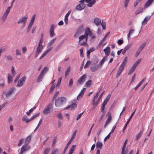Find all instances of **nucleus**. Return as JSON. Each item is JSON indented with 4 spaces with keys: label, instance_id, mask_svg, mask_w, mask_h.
<instances>
[{
    "label": "nucleus",
    "instance_id": "nucleus-1",
    "mask_svg": "<svg viewBox=\"0 0 154 154\" xmlns=\"http://www.w3.org/2000/svg\"><path fill=\"white\" fill-rule=\"evenodd\" d=\"M66 101V98L64 97H58L56 100L55 102V105L56 107H59L61 106L63 104V103Z\"/></svg>",
    "mask_w": 154,
    "mask_h": 154
},
{
    "label": "nucleus",
    "instance_id": "nucleus-2",
    "mask_svg": "<svg viewBox=\"0 0 154 154\" xmlns=\"http://www.w3.org/2000/svg\"><path fill=\"white\" fill-rule=\"evenodd\" d=\"M48 69L47 67H45L41 71L40 74L38 76L37 81L38 82H40L42 81L45 74L46 73Z\"/></svg>",
    "mask_w": 154,
    "mask_h": 154
},
{
    "label": "nucleus",
    "instance_id": "nucleus-3",
    "mask_svg": "<svg viewBox=\"0 0 154 154\" xmlns=\"http://www.w3.org/2000/svg\"><path fill=\"white\" fill-rule=\"evenodd\" d=\"M85 1L86 3H88L87 4V6L89 7H92L96 2V0H81L79 1V2L82 4H84Z\"/></svg>",
    "mask_w": 154,
    "mask_h": 154
},
{
    "label": "nucleus",
    "instance_id": "nucleus-4",
    "mask_svg": "<svg viewBox=\"0 0 154 154\" xmlns=\"http://www.w3.org/2000/svg\"><path fill=\"white\" fill-rule=\"evenodd\" d=\"M77 130H75V131L70 140L67 143L62 154H65V152L66 150V149H67L68 146H69V145L71 143L72 141L73 140L74 137H75L76 135V134L77 133Z\"/></svg>",
    "mask_w": 154,
    "mask_h": 154
},
{
    "label": "nucleus",
    "instance_id": "nucleus-5",
    "mask_svg": "<svg viewBox=\"0 0 154 154\" xmlns=\"http://www.w3.org/2000/svg\"><path fill=\"white\" fill-rule=\"evenodd\" d=\"M111 97V95L110 94H109L106 97L105 100H104L103 103L102 105L101 108V111L102 112H104V109L105 108V106L106 104H107L109 100Z\"/></svg>",
    "mask_w": 154,
    "mask_h": 154
},
{
    "label": "nucleus",
    "instance_id": "nucleus-6",
    "mask_svg": "<svg viewBox=\"0 0 154 154\" xmlns=\"http://www.w3.org/2000/svg\"><path fill=\"white\" fill-rule=\"evenodd\" d=\"M79 42H80L79 44L81 45H83L87 44L86 42V38L83 35L79 37Z\"/></svg>",
    "mask_w": 154,
    "mask_h": 154
},
{
    "label": "nucleus",
    "instance_id": "nucleus-7",
    "mask_svg": "<svg viewBox=\"0 0 154 154\" xmlns=\"http://www.w3.org/2000/svg\"><path fill=\"white\" fill-rule=\"evenodd\" d=\"M52 105L51 103H49L46 108L43 111V112L45 114H48L51 112L50 110L52 109Z\"/></svg>",
    "mask_w": 154,
    "mask_h": 154
},
{
    "label": "nucleus",
    "instance_id": "nucleus-8",
    "mask_svg": "<svg viewBox=\"0 0 154 154\" xmlns=\"http://www.w3.org/2000/svg\"><path fill=\"white\" fill-rule=\"evenodd\" d=\"M28 17L27 16H25L22 17L20 18L19 20L17 21L18 24L23 23V26H25L26 24V21Z\"/></svg>",
    "mask_w": 154,
    "mask_h": 154
},
{
    "label": "nucleus",
    "instance_id": "nucleus-9",
    "mask_svg": "<svg viewBox=\"0 0 154 154\" xmlns=\"http://www.w3.org/2000/svg\"><path fill=\"white\" fill-rule=\"evenodd\" d=\"M54 24H52L51 25L49 29V34L50 36L51 37H53L55 35V34L54 32Z\"/></svg>",
    "mask_w": 154,
    "mask_h": 154
},
{
    "label": "nucleus",
    "instance_id": "nucleus-10",
    "mask_svg": "<svg viewBox=\"0 0 154 154\" xmlns=\"http://www.w3.org/2000/svg\"><path fill=\"white\" fill-rule=\"evenodd\" d=\"M10 12V8H8L6 10L4 13L2 17V19L3 21H5L8 15Z\"/></svg>",
    "mask_w": 154,
    "mask_h": 154
},
{
    "label": "nucleus",
    "instance_id": "nucleus-11",
    "mask_svg": "<svg viewBox=\"0 0 154 154\" xmlns=\"http://www.w3.org/2000/svg\"><path fill=\"white\" fill-rule=\"evenodd\" d=\"M43 47V46L38 45L36 51V54L35 55V58H36L38 55L40 53Z\"/></svg>",
    "mask_w": 154,
    "mask_h": 154
},
{
    "label": "nucleus",
    "instance_id": "nucleus-12",
    "mask_svg": "<svg viewBox=\"0 0 154 154\" xmlns=\"http://www.w3.org/2000/svg\"><path fill=\"white\" fill-rule=\"evenodd\" d=\"M26 77L25 76H23L22 78L20 79L18 81L17 86L20 87L23 85V83L25 82V79Z\"/></svg>",
    "mask_w": 154,
    "mask_h": 154
},
{
    "label": "nucleus",
    "instance_id": "nucleus-13",
    "mask_svg": "<svg viewBox=\"0 0 154 154\" xmlns=\"http://www.w3.org/2000/svg\"><path fill=\"white\" fill-rule=\"evenodd\" d=\"M86 78V75L85 74L83 75L78 80V82L80 85L82 84L85 81Z\"/></svg>",
    "mask_w": 154,
    "mask_h": 154
},
{
    "label": "nucleus",
    "instance_id": "nucleus-14",
    "mask_svg": "<svg viewBox=\"0 0 154 154\" xmlns=\"http://www.w3.org/2000/svg\"><path fill=\"white\" fill-rule=\"evenodd\" d=\"M15 90V88L13 87L10 89L8 91L6 94V97L7 98H8L11 97L13 91Z\"/></svg>",
    "mask_w": 154,
    "mask_h": 154
},
{
    "label": "nucleus",
    "instance_id": "nucleus-15",
    "mask_svg": "<svg viewBox=\"0 0 154 154\" xmlns=\"http://www.w3.org/2000/svg\"><path fill=\"white\" fill-rule=\"evenodd\" d=\"M30 146L27 144H25L21 147V150L23 152L30 149Z\"/></svg>",
    "mask_w": 154,
    "mask_h": 154
},
{
    "label": "nucleus",
    "instance_id": "nucleus-16",
    "mask_svg": "<svg viewBox=\"0 0 154 154\" xmlns=\"http://www.w3.org/2000/svg\"><path fill=\"white\" fill-rule=\"evenodd\" d=\"M85 5L84 4H80L78 5L76 7V9L78 10H81L85 7Z\"/></svg>",
    "mask_w": 154,
    "mask_h": 154
},
{
    "label": "nucleus",
    "instance_id": "nucleus-17",
    "mask_svg": "<svg viewBox=\"0 0 154 154\" xmlns=\"http://www.w3.org/2000/svg\"><path fill=\"white\" fill-rule=\"evenodd\" d=\"M99 66H100L99 64L91 66L90 68V69L91 72H94L98 69Z\"/></svg>",
    "mask_w": 154,
    "mask_h": 154
},
{
    "label": "nucleus",
    "instance_id": "nucleus-18",
    "mask_svg": "<svg viewBox=\"0 0 154 154\" xmlns=\"http://www.w3.org/2000/svg\"><path fill=\"white\" fill-rule=\"evenodd\" d=\"M52 49V47H51L47 49L41 56L39 58L40 60H41L42 58H43L48 53L50 52Z\"/></svg>",
    "mask_w": 154,
    "mask_h": 154
},
{
    "label": "nucleus",
    "instance_id": "nucleus-19",
    "mask_svg": "<svg viewBox=\"0 0 154 154\" xmlns=\"http://www.w3.org/2000/svg\"><path fill=\"white\" fill-rule=\"evenodd\" d=\"M77 106L76 103H73L64 109V110L66 109H74Z\"/></svg>",
    "mask_w": 154,
    "mask_h": 154
},
{
    "label": "nucleus",
    "instance_id": "nucleus-20",
    "mask_svg": "<svg viewBox=\"0 0 154 154\" xmlns=\"http://www.w3.org/2000/svg\"><path fill=\"white\" fill-rule=\"evenodd\" d=\"M90 30L89 28L85 30V32L84 35H83L86 38V42H87L88 39V36L89 35Z\"/></svg>",
    "mask_w": 154,
    "mask_h": 154
},
{
    "label": "nucleus",
    "instance_id": "nucleus-21",
    "mask_svg": "<svg viewBox=\"0 0 154 154\" xmlns=\"http://www.w3.org/2000/svg\"><path fill=\"white\" fill-rule=\"evenodd\" d=\"M151 16H146L143 20L142 22V26L141 27H142L145 24H146L147 23L148 21L150 19Z\"/></svg>",
    "mask_w": 154,
    "mask_h": 154
},
{
    "label": "nucleus",
    "instance_id": "nucleus-22",
    "mask_svg": "<svg viewBox=\"0 0 154 154\" xmlns=\"http://www.w3.org/2000/svg\"><path fill=\"white\" fill-rule=\"evenodd\" d=\"M94 23L97 26H98L100 24L101 20L99 18H96L94 20Z\"/></svg>",
    "mask_w": 154,
    "mask_h": 154
},
{
    "label": "nucleus",
    "instance_id": "nucleus-23",
    "mask_svg": "<svg viewBox=\"0 0 154 154\" xmlns=\"http://www.w3.org/2000/svg\"><path fill=\"white\" fill-rule=\"evenodd\" d=\"M154 0H148L145 4L144 6V8L149 7L153 2Z\"/></svg>",
    "mask_w": 154,
    "mask_h": 154
},
{
    "label": "nucleus",
    "instance_id": "nucleus-24",
    "mask_svg": "<svg viewBox=\"0 0 154 154\" xmlns=\"http://www.w3.org/2000/svg\"><path fill=\"white\" fill-rule=\"evenodd\" d=\"M105 91H103L102 93L100 94V95L98 99L97 100V102L95 103V104H94V103H93V105L95 106V107L98 104V103L100 101V99H101L102 97L103 94L104 92Z\"/></svg>",
    "mask_w": 154,
    "mask_h": 154
},
{
    "label": "nucleus",
    "instance_id": "nucleus-25",
    "mask_svg": "<svg viewBox=\"0 0 154 154\" xmlns=\"http://www.w3.org/2000/svg\"><path fill=\"white\" fill-rule=\"evenodd\" d=\"M98 60L97 57L95 56H94L92 58V64H96L98 62Z\"/></svg>",
    "mask_w": 154,
    "mask_h": 154
},
{
    "label": "nucleus",
    "instance_id": "nucleus-26",
    "mask_svg": "<svg viewBox=\"0 0 154 154\" xmlns=\"http://www.w3.org/2000/svg\"><path fill=\"white\" fill-rule=\"evenodd\" d=\"M112 120V118H110V116L108 117L106 121L105 124L104 125V128H106V126L109 124Z\"/></svg>",
    "mask_w": 154,
    "mask_h": 154
},
{
    "label": "nucleus",
    "instance_id": "nucleus-27",
    "mask_svg": "<svg viewBox=\"0 0 154 154\" xmlns=\"http://www.w3.org/2000/svg\"><path fill=\"white\" fill-rule=\"evenodd\" d=\"M110 49L109 47H107L106 48L103 50V51L105 52V54L107 56H108L110 53Z\"/></svg>",
    "mask_w": 154,
    "mask_h": 154
},
{
    "label": "nucleus",
    "instance_id": "nucleus-28",
    "mask_svg": "<svg viewBox=\"0 0 154 154\" xmlns=\"http://www.w3.org/2000/svg\"><path fill=\"white\" fill-rule=\"evenodd\" d=\"M85 88H83L81 91L80 92L79 94L78 95V96L77 97V99L78 100H79V97L82 95H82L84 94L85 91Z\"/></svg>",
    "mask_w": 154,
    "mask_h": 154
},
{
    "label": "nucleus",
    "instance_id": "nucleus-29",
    "mask_svg": "<svg viewBox=\"0 0 154 154\" xmlns=\"http://www.w3.org/2000/svg\"><path fill=\"white\" fill-rule=\"evenodd\" d=\"M103 144L100 141H98L96 144V146L97 148L101 149L102 147Z\"/></svg>",
    "mask_w": 154,
    "mask_h": 154
},
{
    "label": "nucleus",
    "instance_id": "nucleus-30",
    "mask_svg": "<svg viewBox=\"0 0 154 154\" xmlns=\"http://www.w3.org/2000/svg\"><path fill=\"white\" fill-rule=\"evenodd\" d=\"M145 78L143 79L135 88L134 90L135 91L137 90V89L143 83V82L145 81Z\"/></svg>",
    "mask_w": 154,
    "mask_h": 154
},
{
    "label": "nucleus",
    "instance_id": "nucleus-31",
    "mask_svg": "<svg viewBox=\"0 0 154 154\" xmlns=\"http://www.w3.org/2000/svg\"><path fill=\"white\" fill-rule=\"evenodd\" d=\"M107 59V58L106 57H105L103 58L100 61V64L99 65L100 67H101L102 65L104 63L105 61Z\"/></svg>",
    "mask_w": 154,
    "mask_h": 154
},
{
    "label": "nucleus",
    "instance_id": "nucleus-32",
    "mask_svg": "<svg viewBox=\"0 0 154 154\" xmlns=\"http://www.w3.org/2000/svg\"><path fill=\"white\" fill-rule=\"evenodd\" d=\"M95 50V49L93 47L92 48L90 49L89 50H88L87 52V57H89L90 56V53L91 52L94 51Z\"/></svg>",
    "mask_w": 154,
    "mask_h": 154
},
{
    "label": "nucleus",
    "instance_id": "nucleus-33",
    "mask_svg": "<svg viewBox=\"0 0 154 154\" xmlns=\"http://www.w3.org/2000/svg\"><path fill=\"white\" fill-rule=\"evenodd\" d=\"M56 38H54L52 40H51L49 43H48L47 45V46L48 47H49L51 46L52 45H53L55 41L56 40Z\"/></svg>",
    "mask_w": 154,
    "mask_h": 154
},
{
    "label": "nucleus",
    "instance_id": "nucleus-34",
    "mask_svg": "<svg viewBox=\"0 0 154 154\" xmlns=\"http://www.w3.org/2000/svg\"><path fill=\"white\" fill-rule=\"evenodd\" d=\"M22 120L23 121L26 123H27L30 122L29 119H28L27 116L25 115L23 117Z\"/></svg>",
    "mask_w": 154,
    "mask_h": 154
},
{
    "label": "nucleus",
    "instance_id": "nucleus-35",
    "mask_svg": "<svg viewBox=\"0 0 154 154\" xmlns=\"http://www.w3.org/2000/svg\"><path fill=\"white\" fill-rule=\"evenodd\" d=\"M59 152V150L58 149H53L51 151V154H57Z\"/></svg>",
    "mask_w": 154,
    "mask_h": 154
},
{
    "label": "nucleus",
    "instance_id": "nucleus-36",
    "mask_svg": "<svg viewBox=\"0 0 154 154\" xmlns=\"http://www.w3.org/2000/svg\"><path fill=\"white\" fill-rule=\"evenodd\" d=\"M146 44L145 43H143L140 46L138 50L139 51H141L144 48L146 45Z\"/></svg>",
    "mask_w": 154,
    "mask_h": 154
},
{
    "label": "nucleus",
    "instance_id": "nucleus-37",
    "mask_svg": "<svg viewBox=\"0 0 154 154\" xmlns=\"http://www.w3.org/2000/svg\"><path fill=\"white\" fill-rule=\"evenodd\" d=\"M143 131V130L136 135L135 138L136 140H137L140 137L142 134Z\"/></svg>",
    "mask_w": 154,
    "mask_h": 154
},
{
    "label": "nucleus",
    "instance_id": "nucleus-38",
    "mask_svg": "<svg viewBox=\"0 0 154 154\" xmlns=\"http://www.w3.org/2000/svg\"><path fill=\"white\" fill-rule=\"evenodd\" d=\"M143 10V8L141 7H139L138 9L135 12V14H137L141 13Z\"/></svg>",
    "mask_w": 154,
    "mask_h": 154
},
{
    "label": "nucleus",
    "instance_id": "nucleus-39",
    "mask_svg": "<svg viewBox=\"0 0 154 154\" xmlns=\"http://www.w3.org/2000/svg\"><path fill=\"white\" fill-rule=\"evenodd\" d=\"M12 76H11L9 74L8 75V83H10L12 82Z\"/></svg>",
    "mask_w": 154,
    "mask_h": 154
},
{
    "label": "nucleus",
    "instance_id": "nucleus-40",
    "mask_svg": "<svg viewBox=\"0 0 154 154\" xmlns=\"http://www.w3.org/2000/svg\"><path fill=\"white\" fill-rule=\"evenodd\" d=\"M136 68V67H135L133 66L128 73V75H131L132 74V73L134 72Z\"/></svg>",
    "mask_w": 154,
    "mask_h": 154
},
{
    "label": "nucleus",
    "instance_id": "nucleus-41",
    "mask_svg": "<svg viewBox=\"0 0 154 154\" xmlns=\"http://www.w3.org/2000/svg\"><path fill=\"white\" fill-rule=\"evenodd\" d=\"M70 71V66H68L67 67V69L65 72V75L66 77H67V76L68 75Z\"/></svg>",
    "mask_w": 154,
    "mask_h": 154
},
{
    "label": "nucleus",
    "instance_id": "nucleus-42",
    "mask_svg": "<svg viewBox=\"0 0 154 154\" xmlns=\"http://www.w3.org/2000/svg\"><path fill=\"white\" fill-rule=\"evenodd\" d=\"M134 30L133 29H131L130 30L128 36V39L130 37V36L134 33Z\"/></svg>",
    "mask_w": 154,
    "mask_h": 154
},
{
    "label": "nucleus",
    "instance_id": "nucleus-43",
    "mask_svg": "<svg viewBox=\"0 0 154 154\" xmlns=\"http://www.w3.org/2000/svg\"><path fill=\"white\" fill-rule=\"evenodd\" d=\"M31 136H29L27 137L25 140V143L27 144L29 143L31 140Z\"/></svg>",
    "mask_w": 154,
    "mask_h": 154
},
{
    "label": "nucleus",
    "instance_id": "nucleus-44",
    "mask_svg": "<svg viewBox=\"0 0 154 154\" xmlns=\"http://www.w3.org/2000/svg\"><path fill=\"white\" fill-rule=\"evenodd\" d=\"M75 147H76L75 145H73L71 147V148L70 149L69 152L72 154L73 153V152L75 150Z\"/></svg>",
    "mask_w": 154,
    "mask_h": 154
},
{
    "label": "nucleus",
    "instance_id": "nucleus-45",
    "mask_svg": "<svg viewBox=\"0 0 154 154\" xmlns=\"http://www.w3.org/2000/svg\"><path fill=\"white\" fill-rule=\"evenodd\" d=\"M50 148H45L43 152V154H48L50 151Z\"/></svg>",
    "mask_w": 154,
    "mask_h": 154
},
{
    "label": "nucleus",
    "instance_id": "nucleus-46",
    "mask_svg": "<svg viewBox=\"0 0 154 154\" xmlns=\"http://www.w3.org/2000/svg\"><path fill=\"white\" fill-rule=\"evenodd\" d=\"M5 57L6 58L7 60L10 61H11L13 60V58L10 55H6L5 56Z\"/></svg>",
    "mask_w": 154,
    "mask_h": 154
},
{
    "label": "nucleus",
    "instance_id": "nucleus-47",
    "mask_svg": "<svg viewBox=\"0 0 154 154\" xmlns=\"http://www.w3.org/2000/svg\"><path fill=\"white\" fill-rule=\"evenodd\" d=\"M132 43L128 44L124 48L126 51L128 50L129 49L131 48V46L132 45Z\"/></svg>",
    "mask_w": 154,
    "mask_h": 154
},
{
    "label": "nucleus",
    "instance_id": "nucleus-48",
    "mask_svg": "<svg viewBox=\"0 0 154 154\" xmlns=\"http://www.w3.org/2000/svg\"><path fill=\"white\" fill-rule=\"evenodd\" d=\"M61 80H62V77H60L59 78L57 82V84L56 85V87L59 86V85H60L61 82Z\"/></svg>",
    "mask_w": 154,
    "mask_h": 154
},
{
    "label": "nucleus",
    "instance_id": "nucleus-49",
    "mask_svg": "<svg viewBox=\"0 0 154 154\" xmlns=\"http://www.w3.org/2000/svg\"><path fill=\"white\" fill-rule=\"evenodd\" d=\"M89 36L92 39L96 37V36L93 33H92V31L91 30L89 34Z\"/></svg>",
    "mask_w": 154,
    "mask_h": 154
},
{
    "label": "nucleus",
    "instance_id": "nucleus-50",
    "mask_svg": "<svg viewBox=\"0 0 154 154\" xmlns=\"http://www.w3.org/2000/svg\"><path fill=\"white\" fill-rule=\"evenodd\" d=\"M125 66L122 64L119 66L118 70L122 72Z\"/></svg>",
    "mask_w": 154,
    "mask_h": 154
},
{
    "label": "nucleus",
    "instance_id": "nucleus-51",
    "mask_svg": "<svg viewBox=\"0 0 154 154\" xmlns=\"http://www.w3.org/2000/svg\"><path fill=\"white\" fill-rule=\"evenodd\" d=\"M92 83L91 80H89L86 82L85 85L89 87L91 85Z\"/></svg>",
    "mask_w": 154,
    "mask_h": 154
},
{
    "label": "nucleus",
    "instance_id": "nucleus-52",
    "mask_svg": "<svg viewBox=\"0 0 154 154\" xmlns=\"http://www.w3.org/2000/svg\"><path fill=\"white\" fill-rule=\"evenodd\" d=\"M57 117H58V118L60 119H63V116L62 115L61 112H60L59 113H58L57 115Z\"/></svg>",
    "mask_w": 154,
    "mask_h": 154
},
{
    "label": "nucleus",
    "instance_id": "nucleus-53",
    "mask_svg": "<svg viewBox=\"0 0 154 154\" xmlns=\"http://www.w3.org/2000/svg\"><path fill=\"white\" fill-rule=\"evenodd\" d=\"M42 119H41L40 120L39 122L38 123V124L37 127H36L35 129L34 130V131H35L37 129H38V127H39V126L41 124V123L42 122Z\"/></svg>",
    "mask_w": 154,
    "mask_h": 154
},
{
    "label": "nucleus",
    "instance_id": "nucleus-54",
    "mask_svg": "<svg viewBox=\"0 0 154 154\" xmlns=\"http://www.w3.org/2000/svg\"><path fill=\"white\" fill-rule=\"evenodd\" d=\"M127 61V57H125L122 64L125 66Z\"/></svg>",
    "mask_w": 154,
    "mask_h": 154
},
{
    "label": "nucleus",
    "instance_id": "nucleus-55",
    "mask_svg": "<svg viewBox=\"0 0 154 154\" xmlns=\"http://www.w3.org/2000/svg\"><path fill=\"white\" fill-rule=\"evenodd\" d=\"M99 92H97V93L96 95H95V96L94 97L93 100V103H94V104H95V99L97 98V97L99 95Z\"/></svg>",
    "mask_w": 154,
    "mask_h": 154
},
{
    "label": "nucleus",
    "instance_id": "nucleus-56",
    "mask_svg": "<svg viewBox=\"0 0 154 154\" xmlns=\"http://www.w3.org/2000/svg\"><path fill=\"white\" fill-rule=\"evenodd\" d=\"M130 0H125L124 2V7H126L128 5V4L129 3Z\"/></svg>",
    "mask_w": 154,
    "mask_h": 154
},
{
    "label": "nucleus",
    "instance_id": "nucleus-57",
    "mask_svg": "<svg viewBox=\"0 0 154 154\" xmlns=\"http://www.w3.org/2000/svg\"><path fill=\"white\" fill-rule=\"evenodd\" d=\"M73 79H70L69 81V87H71L72 86V85L73 84Z\"/></svg>",
    "mask_w": 154,
    "mask_h": 154
},
{
    "label": "nucleus",
    "instance_id": "nucleus-58",
    "mask_svg": "<svg viewBox=\"0 0 154 154\" xmlns=\"http://www.w3.org/2000/svg\"><path fill=\"white\" fill-rule=\"evenodd\" d=\"M11 72V73L13 75V76H14L15 74V72L14 70V69L13 66H12Z\"/></svg>",
    "mask_w": 154,
    "mask_h": 154
},
{
    "label": "nucleus",
    "instance_id": "nucleus-59",
    "mask_svg": "<svg viewBox=\"0 0 154 154\" xmlns=\"http://www.w3.org/2000/svg\"><path fill=\"white\" fill-rule=\"evenodd\" d=\"M16 55L17 56L20 55L21 53L20 51L18 49H16Z\"/></svg>",
    "mask_w": 154,
    "mask_h": 154
},
{
    "label": "nucleus",
    "instance_id": "nucleus-60",
    "mask_svg": "<svg viewBox=\"0 0 154 154\" xmlns=\"http://www.w3.org/2000/svg\"><path fill=\"white\" fill-rule=\"evenodd\" d=\"M64 21L66 25H67L68 23V17H65Z\"/></svg>",
    "mask_w": 154,
    "mask_h": 154
},
{
    "label": "nucleus",
    "instance_id": "nucleus-61",
    "mask_svg": "<svg viewBox=\"0 0 154 154\" xmlns=\"http://www.w3.org/2000/svg\"><path fill=\"white\" fill-rule=\"evenodd\" d=\"M55 84H52V85L50 88V91H52L54 90V87H55Z\"/></svg>",
    "mask_w": 154,
    "mask_h": 154
},
{
    "label": "nucleus",
    "instance_id": "nucleus-62",
    "mask_svg": "<svg viewBox=\"0 0 154 154\" xmlns=\"http://www.w3.org/2000/svg\"><path fill=\"white\" fill-rule=\"evenodd\" d=\"M62 44L60 43L58 45L55 49V51H57L59 48L61 47Z\"/></svg>",
    "mask_w": 154,
    "mask_h": 154
},
{
    "label": "nucleus",
    "instance_id": "nucleus-63",
    "mask_svg": "<svg viewBox=\"0 0 154 154\" xmlns=\"http://www.w3.org/2000/svg\"><path fill=\"white\" fill-rule=\"evenodd\" d=\"M80 34V31L79 30H78L76 31V33L74 35V37H77L78 35H79Z\"/></svg>",
    "mask_w": 154,
    "mask_h": 154
},
{
    "label": "nucleus",
    "instance_id": "nucleus-64",
    "mask_svg": "<svg viewBox=\"0 0 154 154\" xmlns=\"http://www.w3.org/2000/svg\"><path fill=\"white\" fill-rule=\"evenodd\" d=\"M140 1L138 0H136L134 2V7H135L140 2Z\"/></svg>",
    "mask_w": 154,
    "mask_h": 154
}]
</instances>
